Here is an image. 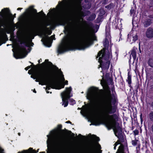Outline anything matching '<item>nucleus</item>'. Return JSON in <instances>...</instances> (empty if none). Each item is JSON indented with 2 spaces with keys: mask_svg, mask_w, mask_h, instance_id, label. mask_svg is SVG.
I'll use <instances>...</instances> for the list:
<instances>
[{
  "mask_svg": "<svg viewBox=\"0 0 153 153\" xmlns=\"http://www.w3.org/2000/svg\"><path fill=\"white\" fill-rule=\"evenodd\" d=\"M65 28L70 31L71 34L67 40L60 45L58 51L60 53L75 47L79 50H83L89 47L92 43L93 40H95V37L89 33H85L82 36L77 35V29L75 23L68 24Z\"/></svg>",
  "mask_w": 153,
  "mask_h": 153,
  "instance_id": "obj_1",
  "label": "nucleus"
},
{
  "mask_svg": "<svg viewBox=\"0 0 153 153\" xmlns=\"http://www.w3.org/2000/svg\"><path fill=\"white\" fill-rule=\"evenodd\" d=\"M111 97V92H108L104 98L103 99L101 95L97 91H93L91 94L92 103L94 106L100 110L105 117L112 112Z\"/></svg>",
  "mask_w": 153,
  "mask_h": 153,
  "instance_id": "obj_2",
  "label": "nucleus"
},
{
  "mask_svg": "<svg viewBox=\"0 0 153 153\" xmlns=\"http://www.w3.org/2000/svg\"><path fill=\"white\" fill-rule=\"evenodd\" d=\"M33 75L35 78H33L31 76V77L35 79L36 82H39V84L42 85H47L46 90L47 93H48L50 91L48 90L50 89V88H54L56 86V82L51 79V74L49 70H44L39 73L35 72Z\"/></svg>",
  "mask_w": 153,
  "mask_h": 153,
  "instance_id": "obj_3",
  "label": "nucleus"
},
{
  "mask_svg": "<svg viewBox=\"0 0 153 153\" xmlns=\"http://www.w3.org/2000/svg\"><path fill=\"white\" fill-rule=\"evenodd\" d=\"M108 120L106 123V125L109 129L112 128L116 136L119 138V136L122 132L120 126L118 125L117 117L115 114L108 116Z\"/></svg>",
  "mask_w": 153,
  "mask_h": 153,
  "instance_id": "obj_4",
  "label": "nucleus"
},
{
  "mask_svg": "<svg viewBox=\"0 0 153 153\" xmlns=\"http://www.w3.org/2000/svg\"><path fill=\"white\" fill-rule=\"evenodd\" d=\"M71 90V87L66 88V91L61 94L62 100L63 102V105L65 107H66L68 104V100L70 97V94Z\"/></svg>",
  "mask_w": 153,
  "mask_h": 153,
  "instance_id": "obj_5",
  "label": "nucleus"
},
{
  "mask_svg": "<svg viewBox=\"0 0 153 153\" xmlns=\"http://www.w3.org/2000/svg\"><path fill=\"white\" fill-rule=\"evenodd\" d=\"M26 50L25 46L20 47L18 48V57H16L15 55L14 56L17 59L23 58L26 56Z\"/></svg>",
  "mask_w": 153,
  "mask_h": 153,
  "instance_id": "obj_6",
  "label": "nucleus"
},
{
  "mask_svg": "<svg viewBox=\"0 0 153 153\" xmlns=\"http://www.w3.org/2000/svg\"><path fill=\"white\" fill-rule=\"evenodd\" d=\"M51 39H55L54 36H52L51 38L49 37L45 33V36L42 39V41L45 43L46 45L48 47L51 46Z\"/></svg>",
  "mask_w": 153,
  "mask_h": 153,
  "instance_id": "obj_7",
  "label": "nucleus"
},
{
  "mask_svg": "<svg viewBox=\"0 0 153 153\" xmlns=\"http://www.w3.org/2000/svg\"><path fill=\"white\" fill-rule=\"evenodd\" d=\"M4 11V14L1 16L4 18V22L7 24H9L11 21V16L8 14V10L7 9H4L2 10Z\"/></svg>",
  "mask_w": 153,
  "mask_h": 153,
  "instance_id": "obj_8",
  "label": "nucleus"
},
{
  "mask_svg": "<svg viewBox=\"0 0 153 153\" xmlns=\"http://www.w3.org/2000/svg\"><path fill=\"white\" fill-rule=\"evenodd\" d=\"M138 36L137 33L134 32H132L130 35H128V38L129 39L130 38H132V42H134L137 39Z\"/></svg>",
  "mask_w": 153,
  "mask_h": 153,
  "instance_id": "obj_9",
  "label": "nucleus"
},
{
  "mask_svg": "<svg viewBox=\"0 0 153 153\" xmlns=\"http://www.w3.org/2000/svg\"><path fill=\"white\" fill-rule=\"evenodd\" d=\"M146 35L148 38L153 37V29L151 28H149L147 30Z\"/></svg>",
  "mask_w": 153,
  "mask_h": 153,
  "instance_id": "obj_10",
  "label": "nucleus"
},
{
  "mask_svg": "<svg viewBox=\"0 0 153 153\" xmlns=\"http://www.w3.org/2000/svg\"><path fill=\"white\" fill-rule=\"evenodd\" d=\"M105 52L103 50H101L98 53L97 57H99V60H101V59H103L105 57Z\"/></svg>",
  "mask_w": 153,
  "mask_h": 153,
  "instance_id": "obj_11",
  "label": "nucleus"
},
{
  "mask_svg": "<svg viewBox=\"0 0 153 153\" xmlns=\"http://www.w3.org/2000/svg\"><path fill=\"white\" fill-rule=\"evenodd\" d=\"M110 64V62L109 61H107L105 63H103L101 64V67L105 69H107L108 68Z\"/></svg>",
  "mask_w": 153,
  "mask_h": 153,
  "instance_id": "obj_12",
  "label": "nucleus"
},
{
  "mask_svg": "<svg viewBox=\"0 0 153 153\" xmlns=\"http://www.w3.org/2000/svg\"><path fill=\"white\" fill-rule=\"evenodd\" d=\"M100 149V145L99 144H97L95 148H93L91 149L90 153H95L97 150H99Z\"/></svg>",
  "mask_w": 153,
  "mask_h": 153,
  "instance_id": "obj_13",
  "label": "nucleus"
},
{
  "mask_svg": "<svg viewBox=\"0 0 153 153\" xmlns=\"http://www.w3.org/2000/svg\"><path fill=\"white\" fill-rule=\"evenodd\" d=\"M137 51V48L134 47L131 51V55H132L134 59H135L136 58V53Z\"/></svg>",
  "mask_w": 153,
  "mask_h": 153,
  "instance_id": "obj_14",
  "label": "nucleus"
},
{
  "mask_svg": "<svg viewBox=\"0 0 153 153\" xmlns=\"http://www.w3.org/2000/svg\"><path fill=\"white\" fill-rule=\"evenodd\" d=\"M55 23V22L53 21H52L49 22H47V23H46V24H45V31H46V29H47L48 30V28H47L46 27L47 26H48L49 25H51V26H53L54 25Z\"/></svg>",
  "mask_w": 153,
  "mask_h": 153,
  "instance_id": "obj_15",
  "label": "nucleus"
},
{
  "mask_svg": "<svg viewBox=\"0 0 153 153\" xmlns=\"http://www.w3.org/2000/svg\"><path fill=\"white\" fill-rule=\"evenodd\" d=\"M56 139L57 142L59 143H61L63 140V138L60 135L57 136Z\"/></svg>",
  "mask_w": 153,
  "mask_h": 153,
  "instance_id": "obj_16",
  "label": "nucleus"
},
{
  "mask_svg": "<svg viewBox=\"0 0 153 153\" xmlns=\"http://www.w3.org/2000/svg\"><path fill=\"white\" fill-rule=\"evenodd\" d=\"M123 146L121 145L119 148V149L117 150V151L116 153H124L123 151Z\"/></svg>",
  "mask_w": 153,
  "mask_h": 153,
  "instance_id": "obj_17",
  "label": "nucleus"
},
{
  "mask_svg": "<svg viewBox=\"0 0 153 153\" xmlns=\"http://www.w3.org/2000/svg\"><path fill=\"white\" fill-rule=\"evenodd\" d=\"M150 24V19H149L145 22L144 23V25L145 27H147L149 26Z\"/></svg>",
  "mask_w": 153,
  "mask_h": 153,
  "instance_id": "obj_18",
  "label": "nucleus"
},
{
  "mask_svg": "<svg viewBox=\"0 0 153 153\" xmlns=\"http://www.w3.org/2000/svg\"><path fill=\"white\" fill-rule=\"evenodd\" d=\"M149 64L150 67L153 68V59H149Z\"/></svg>",
  "mask_w": 153,
  "mask_h": 153,
  "instance_id": "obj_19",
  "label": "nucleus"
},
{
  "mask_svg": "<svg viewBox=\"0 0 153 153\" xmlns=\"http://www.w3.org/2000/svg\"><path fill=\"white\" fill-rule=\"evenodd\" d=\"M108 41L107 39H105L103 43L105 47H106L108 46Z\"/></svg>",
  "mask_w": 153,
  "mask_h": 153,
  "instance_id": "obj_20",
  "label": "nucleus"
},
{
  "mask_svg": "<svg viewBox=\"0 0 153 153\" xmlns=\"http://www.w3.org/2000/svg\"><path fill=\"white\" fill-rule=\"evenodd\" d=\"M35 21V18L34 17L30 18L29 19V22L30 23H33Z\"/></svg>",
  "mask_w": 153,
  "mask_h": 153,
  "instance_id": "obj_21",
  "label": "nucleus"
},
{
  "mask_svg": "<svg viewBox=\"0 0 153 153\" xmlns=\"http://www.w3.org/2000/svg\"><path fill=\"white\" fill-rule=\"evenodd\" d=\"M149 116L150 119L151 120H153V112L149 113Z\"/></svg>",
  "mask_w": 153,
  "mask_h": 153,
  "instance_id": "obj_22",
  "label": "nucleus"
},
{
  "mask_svg": "<svg viewBox=\"0 0 153 153\" xmlns=\"http://www.w3.org/2000/svg\"><path fill=\"white\" fill-rule=\"evenodd\" d=\"M128 83L130 84L131 83V78L130 76H128Z\"/></svg>",
  "mask_w": 153,
  "mask_h": 153,
  "instance_id": "obj_23",
  "label": "nucleus"
},
{
  "mask_svg": "<svg viewBox=\"0 0 153 153\" xmlns=\"http://www.w3.org/2000/svg\"><path fill=\"white\" fill-rule=\"evenodd\" d=\"M120 144V143L119 142V141H117L114 144V149H116V146H117V145L118 144Z\"/></svg>",
  "mask_w": 153,
  "mask_h": 153,
  "instance_id": "obj_24",
  "label": "nucleus"
},
{
  "mask_svg": "<svg viewBox=\"0 0 153 153\" xmlns=\"http://www.w3.org/2000/svg\"><path fill=\"white\" fill-rule=\"evenodd\" d=\"M79 15L80 17H82L84 16L83 13L82 12H79Z\"/></svg>",
  "mask_w": 153,
  "mask_h": 153,
  "instance_id": "obj_25",
  "label": "nucleus"
},
{
  "mask_svg": "<svg viewBox=\"0 0 153 153\" xmlns=\"http://www.w3.org/2000/svg\"><path fill=\"white\" fill-rule=\"evenodd\" d=\"M47 137H48V139L47 141V143H48V142H50L51 139V138L50 135H47Z\"/></svg>",
  "mask_w": 153,
  "mask_h": 153,
  "instance_id": "obj_26",
  "label": "nucleus"
},
{
  "mask_svg": "<svg viewBox=\"0 0 153 153\" xmlns=\"http://www.w3.org/2000/svg\"><path fill=\"white\" fill-rule=\"evenodd\" d=\"M134 9L132 8L130 11L131 14H132L134 13Z\"/></svg>",
  "mask_w": 153,
  "mask_h": 153,
  "instance_id": "obj_27",
  "label": "nucleus"
},
{
  "mask_svg": "<svg viewBox=\"0 0 153 153\" xmlns=\"http://www.w3.org/2000/svg\"><path fill=\"white\" fill-rule=\"evenodd\" d=\"M133 132L135 135H137L139 133V131L137 130H135Z\"/></svg>",
  "mask_w": 153,
  "mask_h": 153,
  "instance_id": "obj_28",
  "label": "nucleus"
},
{
  "mask_svg": "<svg viewBox=\"0 0 153 153\" xmlns=\"http://www.w3.org/2000/svg\"><path fill=\"white\" fill-rule=\"evenodd\" d=\"M32 9V11L34 13H36V9H33V7H30Z\"/></svg>",
  "mask_w": 153,
  "mask_h": 153,
  "instance_id": "obj_29",
  "label": "nucleus"
},
{
  "mask_svg": "<svg viewBox=\"0 0 153 153\" xmlns=\"http://www.w3.org/2000/svg\"><path fill=\"white\" fill-rule=\"evenodd\" d=\"M61 79L62 81V82H63L65 80V79L64 78L63 76H61Z\"/></svg>",
  "mask_w": 153,
  "mask_h": 153,
  "instance_id": "obj_30",
  "label": "nucleus"
},
{
  "mask_svg": "<svg viewBox=\"0 0 153 153\" xmlns=\"http://www.w3.org/2000/svg\"><path fill=\"white\" fill-rule=\"evenodd\" d=\"M95 140L97 141H98L99 140V138L98 137H96L95 138Z\"/></svg>",
  "mask_w": 153,
  "mask_h": 153,
  "instance_id": "obj_31",
  "label": "nucleus"
},
{
  "mask_svg": "<svg viewBox=\"0 0 153 153\" xmlns=\"http://www.w3.org/2000/svg\"><path fill=\"white\" fill-rule=\"evenodd\" d=\"M128 40H129V41L130 42H131V43H132V38H130L129 39H128Z\"/></svg>",
  "mask_w": 153,
  "mask_h": 153,
  "instance_id": "obj_32",
  "label": "nucleus"
},
{
  "mask_svg": "<svg viewBox=\"0 0 153 153\" xmlns=\"http://www.w3.org/2000/svg\"><path fill=\"white\" fill-rule=\"evenodd\" d=\"M4 150L2 149H0V153H4L3 152Z\"/></svg>",
  "mask_w": 153,
  "mask_h": 153,
  "instance_id": "obj_33",
  "label": "nucleus"
},
{
  "mask_svg": "<svg viewBox=\"0 0 153 153\" xmlns=\"http://www.w3.org/2000/svg\"><path fill=\"white\" fill-rule=\"evenodd\" d=\"M30 67H26L25 69L26 70H28L29 68H30Z\"/></svg>",
  "mask_w": 153,
  "mask_h": 153,
  "instance_id": "obj_34",
  "label": "nucleus"
},
{
  "mask_svg": "<svg viewBox=\"0 0 153 153\" xmlns=\"http://www.w3.org/2000/svg\"><path fill=\"white\" fill-rule=\"evenodd\" d=\"M65 84H66V85H67L68 84V81L67 80H66L65 82Z\"/></svg>",
  "mask_w": 153,
  "mask_h": 153,
  "instance_id": "obj_35",
  "label": "nucleus"
},
{
  "mask_svg": "<svg viewBox=\"0 0 153 153\" xmlns=\"http://www.w3.org/2000/svg\"><path fill=\"white\" fill-rule=\"evenodd\" d=\"M51 33V31H49L48 32V34L49 35H50Z\"/></svg>",
  "mask_w": 153,
  "mask_h": 153,
  "instance_id": "obj_36",
  "label": "nucleus"
},
{
  "mask_svg": "<svg viewBox=\"0 0 153 153\" xmlns=\"http://www.w3.org/2000/svg\"><path fill=\"white\" fill-rule=\"evenodd\" d=\"M142 114H141L140 115V118H141V120H142Z\"/></svg>",
  "mask_w": 153,
  "mask_h": 153,
  "instance_id": "obj_37",
  "label": "nucleus"
},
{
  "mask_svg": "<svg viewBox=\"0 0 153 153\" xmlns=\"http://www.w3.org/2000/svg\"><path fill=\"white\" fill-rule=\"evenodd\" d=\"M22 9V8H18V9H17V10H21V9Z\"/></svg>",
  "mask_w": 153,
  "mask_h": 153,
  "instance_id": "obj_38",
  "label": "nucleus"
},
{
  "mask_svg": "<svg viewBox=\"0 0 153 153\" xmlns=\"http://www.w3.org/2000/svg\"><path fill=\"white\" fill-rule=\"evenodd\" d=\"M152 131L153 132V125L152 126Z\"/></svg>",
  "mask_w": 153,
  "mask_h": 153,
  "instance_id": "obj_39",
  "label": "nucleus"
},
{
  "mask_svg": "<svg viewBox=\"0 0 153 153\" xmlns=\"http://www.w3.org/2000/svg\"><path fill=\"white\" fill-rule=\"evenodd\" d=\"M72 102H73V103L74 104V103H75V101L74 100H73V101H72Z\"/></svg>",
  "mask_w": 153,
  "mask_h": 153,
  "instance_id": "obj_40",
  "label": "nucleus"
},
{
  "mask_svg": "<svg viewBox=\"0 0 153 153\" xmlns=\"http://www.w3.org/2000/svg\"><path fill=\"white\" fill-rule=\"evenodd\" d=\"M64 85H62V88H64Z\"/></svg>",
  "mask_w": 153,
  "mask_h": 153,
  "instance_id": "obj_41",
  "label": "nucleus"
},
{
  "mask_svg": "<svg viewBox=\"0 0 153 153\" xmlns=\"http://www.w3.org/2000/svg\"><path fill=\"white\" fill-rule=\"evenodd\" d=\"M33 92H34L35 93H36V91L35 90H33Z\"/></svg>",
  "mask_w": 153,
  "mask_h": 153,
  "instance_id": "obj_42",
  "label": "nucleus"
},
{
  "mask_svg": "<svg viewBox=\"0 0 153 153\" xmlns=\"http://www.w3.org/2000/svg\"><path fill=\"white\" fill-rule=\"evenodd\" d=\"M67 123H70L71 122L70 121H68L67 122Z\"/></svg>",
  "mask_w": 153,
  "mask_h": 153,
  "instance_id": "obj_43",
  "label": "nucleus"
},
{
  "mask_svg": "<svg viewBox=\"0 0 153 153\" xmlns=\"http://www.w3.org/2000/svg\"><path fill=\"white\" fill-rule=\"evenodd\" d=\"M54 133H55L54 132H53V134L51 135V136H53L54 134Z\"/></svg>",
  "mask_w": 153,
  "mask_h": 153,
  "instance_id": "obj_44",
  "label": "nucleus"
},
{
  "mask_svg": "<svg viewBox=\"0 0 153 153\" xmlns=\"http://www.w3.org/2000/svg\"><path fill=\"white\" fill-rule=\"evenodd\" d=\"M139 50H140V52H141V51H140V46H139Z\"/></svg>",
  "mask_w": 153,
  "mask_h": 153,
  "instance_id": "obj_45",
  "label": "nucleus"
},
{
  "mask_svg": "<svg viewBox=\"0 0 153 153\" xmlns=\"http://www.w3.org/2000/svg\"><path fill=\"white\" fill-rule=\"evenodd\" d=\"M18 134H19V135H20V133H18Z\"/></svg>",
  "mask_w": 153,
  "mask_h": 153,
  "instance_id": "obj_46",
  "label": "nucleus"
},
{
  "mask_svg": "<svg viewBox=\"0 0 153 153\" xmlns=\"http://www.w3.org/2000/svg\"><path fill=\"white\" fill-rule=\"evenodd\" d=\"M29 149H30V150H32V148H30Z\"/></svg>",
  "mask_w": 153,
  "mask_h": 153,
  "instance_id": "obj_47",
  "label": "nucleus"
},
{
  "mask_svg": "<svg viewBox=\"0 0 153 153\" xmlns=\"http://www.w3.org/2000/svg\"><path fill=\"white\" fill-rule=\"evenodd\" d=\"M61 88H59L58 89H61Z\"/></svg>",
  "mask_w": 153,
  "mask_h": 153,
  "instance_id": "obj_48",
  "label": "nucleus"
},
{
  "mask_svg": "<svg viewBox=\"0 0 153 153\" xmlns=\"http://www.w3.org/2000/svg\"><path fill=\"white\" fill-rule=\"evenodd\" d=\"M136 145V143H135V144H134V145Z\"/></svg>",
  "mask_w": 153,
  "mask_h": 153,
  "instance_id": "obj_49",
  "label": "nucleus"
},
{
  "mask_svg": "<svg viewBox=\"0 0 153 153\" xmlns=\"http://www.w3.org/2000/svg\"><path fill=\"white\" fill-rule=\"evenodd\" d=\"M50 93H51V92H50Z\"/></svg>",
  "mask_w": 153,
  "mask_h": 153,
  "instance_id": "obj_50",
  "label": "nucleus"
},
{
  "mask_svg": "<svg viewBox=\"0 0 153 153\" xmlns=\"http://www.w3.org/2000/svg\"><path fill=\"white\" fill-rule=\"evenodd\" d=\"M43 14H44V15H45V14H44V13H43Z\"/></svg>",
  "mask_w": 153,
  "mask_h": 153,
  "instance_id": "obj_51",
  "label": "nucleus"
}]
</instances>
